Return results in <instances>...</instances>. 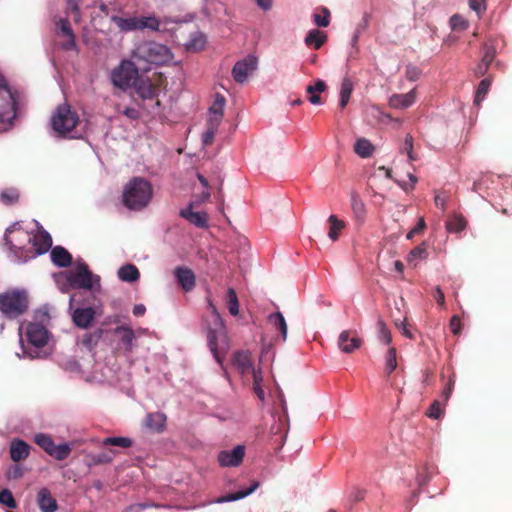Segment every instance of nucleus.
<instances>
[{
    "label": "nucleus",
    "instance_id": "1",
    "mask_svg": "<svg viewBox=\"0 0 512 512\" xmlns=\"http://www.w3.org/2000/svg\"><path fill=\"white\" fill-rule=\"evenodd\" d=\"M208 305L211 309V320L207 333L208 345L216 361L222 365L223 357L221 353H226L229 349L228 336L224 322L215 305L210 300Z\"/></svg>",
    "mask_w": 512,
    "mask_h": 512
},
{
    "label": "nucleus",
    "instance_id": "2",
    "mask_svg": "<svg viewBox=\"0 0 512 512\" xmlns=\"http://www.w3.org/2000/svg\"><path fill=\"white\" fill-rule=\"evenodd\" d=\"M152 186L141 177H134L125 186L123 203L131 210H140L148 205L152 198Z\"/></svg>",
    "mask_w": 512,
    "mask_h": 512
},
{
    "label": "nucleus",
    "instance_id": "3",
    "mask_svg": "<svg viewBox=\"0 0 512 512\" xmlns=\"http://www.w3.org/2000/svg\"><path fill=\"white\" fill-rule=\"evenodd\" d=\"M29 308V297L25 290L11 289L0 293V312L7 319H16Z\"/></svg>",
    "mask_w": 512,
    "mask_h": 512
},
{
    "label": "nucleus",
    "instance_id": "4",
    "mask_svg": "<svg viewBox=\"0 0 512 512\" xmlns=\"http://www.w3.org/2000/svg\"><path fill=\"white\" fill-rule=\"evenodd\" d=\"M20 93L13 90L2 73H0V122L11 124L17 117Z\"/></svg>",
    "mask_w": 512,
    "mask_h": 512
},
{
    "label": "nucleus",
    "instance_id": "5",
    "mask_svg": "<svg viewBox=\"0 0 512 512\" xmlns=\"http://www.w3.org/2000/svg\"><path fill=\"white\" fill-rule=\"evenodd\" d=\"M134 88L137 95L143 100V108L149 114H156L159 112L161 105L158 95L160 92V77L157 81L150 78L139 77L134 81Z\"/></svg>",
    "mask_w": 512,
    "mask_h": 512
},
{
    "label": "nucleus",
    "instance_id": "6",
    "mask_svg": "<svg viewBox=\"0 0 512 512\" xmlns=\"http://www.w3.org/2000/svg\"><path fill=\"white\" fill-rule=\"evenodd\" d=\"M134 57L154 65H165L173 58V53L166 45L157 42H144L137 46Z\"/></svg>",
    "mask_w": 512,
    "mask_h": 512
},
{
    "label": "nucleus",
    "instance_id": "7",
    "mask_svg": "<svg viewBox=\"0 0 512 512\" xmlns=\"http://www.w3.org/2000/svg\"><path fill=\"white\" fill-rule=\"evenodd\" d=\"M79 123V116L67 103L59 105L51 117L52 129L59 136H66L73 131Z\"/></svg>",
    "mask_w": 512,
    "mask_h": 512
},
{
    "label": "nucleus",
    "instance_id": "8",
    "mask_svg": "<svg viewBox=\"0 0 512 512\" xmlns=\"http://www.w3.org/2000/svg\"><path fill=\"white\" fill-rule=\"evenodd\" d=\"M66 280L68 286L72 289L93 290L100 288V277L93 275L84 262L78 263L74 270L67 272Z\"/></svg>",
    "mask_w": 512,
    "mask_h": 512
},
{
    "label": "nucleus",
    "instance_id": "9",
    "mask_svg": "<svg viewBox=\"0 0 512 512\" xmlns=\"http://www.w3.org/2000/svg\"><path fill=\"white\" fill-rule=\"evenodd\" d=\"M195 15L188 14L183 18L180 17H164L162 20L158 19L155 15L137 16L138 31L149 30L153 32H160L168 29L171 23L182 24L193 21Z\"/></svg>",
    "mask_w": 512,
    "mask_h": 512
},
{
    "label": "nucleus",
    "instance_id": "10",
    "mask_svg": "<svg viewBox=\"0 0 512 512\" xmlns=\"http://www.w3.org/2000/svg\"><path fill=\"white\" fill-rule=\"evenodd\" d=\"M34 442L49 456L58 461L67 459L72 451V446L69 443L56 444L52 437L45 433L35 434Z\"/></svg>",
    "mask_w": 512,
    "mask_h": 512
},
{
    "label": "nucleus",
    "instance_id": "11",
    "mask_svg": "<svg viewBox=\"0 0 512 512\" xmlns=\"http://www.w3.org/2000/svg\"><path fill=\"white\" fill-rule=\"evenodd\" d=\"M137 71L132 62L124 61L112 73V81L115 86L127 88L131 85Z\"/></svg>",
    "mask_w": 512,
    "mask_h": 512
},
{
    "label": "nucleus",
    "instance_id": "12",
    "mask_svg": "<svg viewBox=\"0 0 512 512\" xmlns=\"http://www.w3.org/2000/svg\"><path fill=\"white\" fill-rule=\"evenodd\" d=\"M256 67L257 59L255 57L249 56L238 61L232 69L233 79L240 84L246 82L248 76L256 70Z\"/></svg>",
    "mask_w": 512,
    "mask_h": 512
},
{
    "label": "nucleus",
    "instance_id": "13",
    "mask_svg": "<svg viewBox=\"0 0 512 512\" xmlns=\"http://www.w3.org/2000/svg\"><path fill=\"white\" fill-rule=\"evenodd\" d=\"M98 312L94 307H78L72 312V321L78 328L88 329L92 326Z\"/></svg>",
    "mask_w": 512,
    "mask_h": 512
},
{
    "label": "nucleus",
    "instance_id": "14",
    "mask_svg": "<svg viewBox=\"0 0 512 512\" xmlns=\"http://www.w3.org/2000/svg\"><path fill=\"white\" fill-rule=\"evenodd\" d=\"M245 456V447L243 445L236 446L233 450H223L218 454V462L222 467H237Z\"/></svg>",
    "mask_w": 512,
    "mask_h": 512
},
{
    "label": "nucleus",
    "instance_id": "15",
    "mask_svg": "<svg viewBox=\"0 0 512 512\" xmlns=\"http://www.w3.org/2000/svg\"><path fill=\"white\" fill-rule=\"evenodd\" d=\"M28 341L35 347L41 348L47 344L48 331L39 323H29L26 328Z\"/></svg>",
    "mask_w": 512,
    "mask_h": 512
},
{
    "label": "nucleus",
    "instance_id": "16",
    "mask_svg": "<svg viewBox=\"0 0 512 512\" xmlns=\"http://www.w3.org/2000/svg\"><path fill=\"white\" fill-rule=\"evenodd\" d=\"M482 52L483 55L481 57V60L474 68V74L476 77L484 76L496 57V49L493 45L487 43L484 44Z\"/></svg>",
    "mask_w": 512,
    "mask_h": 512
},
{
    "label": "nucleus",
    "instance_id": "17",
    "mask_svg": "<svg viewBox=\"0 0 512 512\" xmlns=\"http://www.w3.org/2000/svg\"><path fill=\"white\" fill-rule=\"evenodd\" d=\"M232 363L236 369L242 374H251L256 369L253 367L251 353L248 351H237L234 353Z\"/></svg>",
    "mask_w": 512,
    "mask_h": 512
},
{
    "label": "nucleus",
    "instance_id": "18",
    "mask_svg": "<svg viewBox=\"0 0 512 512\" xmlns=\"http://www.w3.org/2000/svg\"><path fill=\"white\" fill-rule=\"evenodd\" d=\"M362 340L357 336H351L348 330L342 331L338 338V346L344 353L350 354L360 348Z\"/></svg>",
    "mask_w": 512,
    "mask_h": 512
},
{
    "label": "nucleus",
    "instance_id": "19",
    "mask_svg": "<svg viewBox=\"0 0 512 512\" xmlns=\"http://www.w3.org/2000/svg\"><path fill=\"white\" fill-rule=\"evenodd\" d=\"M30 445L21 439H14L10 443V458L14 462H20L28 458L30 454Z\"/></svg>",
    "mask_w": 512,
    "mask_h": 512
},
{
    "label": "nucleus",
    "instance_id": "20",
    "mask_svg": "<svg viewBox=\"0 0 512 512\" xmlns=\"http://www.w3.org/2000/svg\"><path fill=\"white\" fill-rule=\"evenodd\" d=\"M175 276L179 285L186 292L191 291L196 285L195 274L189 268L177 267L175 269Z\"/></svg>",
    "mask_w": 512,
    "mask_h": 512
},
{
    "label": "nucleus",
    "instance_id": "21",
    "mask_svg": "<svg viewBox=\"0 0 512 512\" xmlns=\"http://www.w3.org/2000/svg\"><path fill=\"white\" fill-rule=\"evenodd\" d=\"M193 204L180 211V216L186 219L189 223L199 228H205L208 224V216L205 212H194L192 210Z\"/></svg>",
    "mask_w": 512,
    "mask_h": 512
},
{
    "label": "nucleus",
    "instance_id": "22",
    "mask_svg": "<svg viewBox=\"0 0 512 512\" xmlns=\"http://www.w3.org/2000/svg\"><path fill=\"white\" fill-rule=\"evenodd\" d=\"M37 503L42 512H55L58 508L56 499L47 488H41L38 491Z\"/></svg>",
    "mask_w": 512,
    "mask_h": 512
},
{
    "label": "nucleus",
    "instance_id": "23",
    "mask_svg": "<svg viewBox=\"0 0 512 512\" xmlns=\"http://www.w3.org/2000/svg\"><path fill=\"white\" fill-rule=\"evenodd\" d=\"M114 334L120 336V342L126 352L130 353L134 348L135 333L129 326H118L113 330Z\"/></svg>",
    "mask_w": 512,
    "mask_h": 512
},
{
    "label": "nucleus",
    "instance_id": "24",
    "mask_svg": "<svg viewBox=\"0 0 512 512\" xmlns=\"http://www.w3.org/2000/svg\"><path fill=\"white\" fill-rule=\"evenodd\" d=\"M416 100L415 90H411L405 94H394L389 99V105L395 109H405L414 104Z\"/></svg>",
    "mask_w": 512,
    "mask_h": 512
},
{
    "label": "nucleus",
    "instance_id": "25",
    "mask_svg": "<svg viewBox=\"0 0 512 512\" xmlns=\"http://www.w3.org/2000/svg\"><path fill=\"white\" fill-rule=\"evenodd\" d=\"M50 256L51 261L58 267H68L72 263V255L62 246L52 248Z\"/></svg>",
    "mask_w": 512,
    "mask_h": 512
},
{
    "label": "nucleus",
    "instance_id": "26",
    "mask_svg": "<svg viewBox=\"0 0 512 512\" xmlns=\"http://www.w3.org/2000/svg\"><path fill=\"white\" fill-rule=\"evenodd\" d=\"M226 100L223 95L216 94L215 100L212 104V106L209 108V118L207 121L215 122L217 124H220L224 115V106H225Z\"/></svg>",
    "mask_w": 512,
    "mask_h": 512
},
{
    "label": "nucleus",
    "instance_id": "27",
    "mask_svg": "<svg viewBox=\"0 0 512 512\" xmlns=\"http://www.w3.org/2000/svg\"><path fill=\"white\" fill-rule=\"evenodd\" d=\"M165 424L166 415L160 412L150 413L145 418V426L154 432H162Z\"/></svg>",
    "mask_w": 512,
    "mask_h": 512
},
{
    "label": "nucleus",
    "instance_id": "28",
    "mask_svg": "<svg viewBox=\"0 0 512 512\" xmlns=\"http://www.w3.org/2000/svg\"><path fill=\"white\" fill-rule=\"evenodd\" d=\"M60 32L67 37V41L62 44L64 50H72L76 47L75 35L67 19H60L58 22Z\"/></svg>",
    "mask_w": 512,
    "mask_h": 512
},
{
    "label": "nucleus",
    "instance_id": "29",
    "mask_svg": "<svg viewBox=\"0 0 512 512\" xmlns=\"http://www.w3.org/2000/svg\"><path fill=\"white\" fill-rule=\"evenodd\" d=\"M52 246V238L46 231H40L33 237V247L38 254L47 252Z\"/></svg>",
    "mask_w": 512,
    "mask_h": 512
},
{
    "label": "nucleus",
    "instance_id": "30",
    "mask_svg": "<svg viewBox=\"0 0 512 512\" xmlns=\"http://www.w3.org/2000/svg\"><path fill=\"white\" fill-rule=\"evenodd\" d=\"M110 19L121 32L138 31L137 16L123 18L117 15H112Z\"/></svg>",
    "mask_w": 512,
    "mask_h": 512
},
{
    "label": "nucleus",
    "instance_id": "31",
    "mask_svg": "<svg viewBox=\"0 0 512 512\" xmlns=\"http://www.w3.org/2000/svg\"><path fill=\"white\" fill-rule=\"evenodd\" d=\"M104 335L103 328H97L93 332L84 334L81 343L88 350L93 351Z\"/></svg>",
    "mask_w": 512,
    "mask_h": 512
},
{
    "label": "nucleus",
    "instance_id": "32",
    "mask_svg": "<svg viewBox=\"0 0 512 512\" xmlns=\"http://www.w3.org/2000/svg\"><path fill=\"white\" fill-rule=\"evenodd\" d=\"M206 42V36L200 31H195L185 43V47L188 51L198 52L204 49Z\"/></svg>",
    "mask_w": 512,
    "mask_h": 512
},
{
    "label": "nucleus",
    "instance_id": "33",
    "mask_svg": "<svg viewBox=\"0 0 512 512\" xmlns=\"http://www.w3.org/2000/svg\"><path fill=\"white\" fill-rule=\"evenodd\" d=\"M351 208L352 211L359 221H363L366 215V207L362 199L357 192H351L350 194Z\"/></svg>",
    "mask_w": 512,
    "mask_h": 512
},
{
    "label": "nucleus",
    "instance_id": "34",
    "mask_svg": "<svg viewBox=\"0 0 512 512\" xmlns=\"http://www.w3.org/2000/svg\"><path fill=\"white\" fill-rule=\"evenodd\" d=\"M326 40L327 35L324 32L313 29L307 34L305 44L314 47V49H320Z\"/></svg>",
    "mask_w": 512,
    "mask_h": 512
},
{
    "label": "nucleus",
    "instance_id": "35",
    "mask_svg": "<svg viewBox=\"0 0 512 512\" xmlns=\"http://www.w3.org/2000/svg\"><path fill=\"white\" fill-rule=\"evenodd\" d=\"M118 277L125 282H134L139 279L140 272L135 265L126 264L118 270Z\"/></svg>",
    "mask_w": 512,
    "mask_h": 512
},
{
    "label": "nucleus",
    "instance_id": "36",
    "mask_svg": "<svg viewBox=\"0 0 512 512\" xmlns=\"http://www.w3.org/2000/svg\"><path fill=\"white\" fill-rule=\"evenodd\" d=\"M269 323L280 332L283 341L287 338V323L280 312L272 313L268 316Z\"/></svg>",
    "mask_w": 512,
    "mask_h": 512
},
{
    "label": "nucleus",
    "instance_id": "37",
    "mask_svg": "<svg viewBox=\"0 0 512 512\" xmlns=\"http://www.w3.org/2000/svg\"><path fill=\"white\" fill-rule=\"evenodd\" d=\"M354 85L350 78L345 77L342 80L341 88H340V101L339 106L341 109H344L349 103L350 96L353 92Z\"/></svg>",
    "mask_w": 512,
    "mask_h": 512
},
{
    "label": "nucleus",
    "instance_id": "38",
    "mask_svg": "<svg viewBox=\"0 0 512 512\" xmlns=\"http://www.w3.org/2000/svg\"><path fill=\"white\" fill-rule=\"evenodd\" d=\"M329 232L328 236L331 240L336 241L339 238L341 231L345 228V223L339 220L336 215H330L328 218Z\"/></svg>",
    "mask_w": 512,
    "mask_h": 512
},
{
    "label": "nucleus",
    "instance_id": "39",
    "mask_svg": "<svg viewBox=\"0 0 512 512\" xmlns=\"http://www.w3.org/2000/svg\"><path fill=\"white\" fill-rule=\"evenodd\" d=\"M354 151L360 157L367 158L373 154L374 147L369 140L361 138L356 141Z\"/></svg>",
    "mask_w": 512,
    "mask_h": 512
},
{
    "label": "nucleus",
    "instance_id": "40",
    "mask_svg": "<svg viewBox=\"0 0 512 512\" xmlns=\"http://www.w3.org/2000/svg\"><path fill=\"white\" fill-rule=\"evenodd\" d=\"M259 486V483L258 482H253V484L246 490H243V491H238L236 493H229L223 497H221L220 499H218V502H231V501H236V500H239V499H242L248 495H250L251 493H253Z\"/></svg>",
    "mask_w": 512,
    "mask_h": 512
},
{
    "label": "nucleus",
    "instance_id": "41",
    "mask_svg": "<svg viewBox=\"0 0 512 512\" xmlns=\"http://www.w3.org/2000/svg\"><path fill=\"white\" fill-rule=\"evenodd\" d=\"M397 368V351L396 348L390 347L385 357V373L389 376Z\"/></svg>",
    "mask_w": 512,
    "mask_h": 512
},
{
    "label": "nucleus",
    "instance_id": "42",
    "mask_svg": "<svg viewBox=\"0 0 512 512\" xmlns=\"http://www.w3.org/2000/svg\"><path fill=\"white\" fill-rule=\"evenodd\" d=\"M466 224L467 222L463 216L454 215L447 221L446 227L448 231L458 233L465 229Z\"/></svg>",
    "mask_w": 512,
    "mask_h": 512
},
{
    "label": "nucleus",
    "instance_id": "43",
    "mask_svg": "<svg viewBox=\"0 0 512 512\" xmlns=\"http://www.w3.org/2000/svg\"><path fill=\"white\" fill-rule=\"evenodd\" d=\"M102 445L129 448L132 446V440L128 437H107L103 439Z\"/></svg>",
    "mask_w": 512,
    "mask_h": 512
},
{
    "label": "nucleus",
    "instance_id": "44",
    "mask_svg": "<svg viewBox=\"0 0 512 512\" xmlns=\"http://www.w3.org/2000/svg\"><path fill=\"white\" fill-rule=\"evenodd\" d=\"M226 298L229 313L233 316H237L239 313V301L237 294L233 288H229L227 290Z\"/></svg>",
    "mask_w": 512,
    "mask_h": 512
},
{
    "label": "nucleus",
    "instance_id": "45",
    "mask_svg": "<svg viewBox=\"0 0 512 512\" xmlns=\"http://www.w3.org/2000/svg\"><path fill=\"white\" fill-rule=\"evenodd\" d=\"M318 10L321 11L322 15L319 13L313 14V21L318 27H327L330 24V11L326 7H320Z\"/></svg>",
    "mask_w": 512,
    "mask_h": 512
},
{
    "label": "nucleus",
    "instance_id": "46",
    "mask_svg": "<svg viewBox=\"0 0 512 512\" xmlns=\"http://www.w3.org/2000/svg\"><path fill=\"white\" fill-rule=\"evenodd\" d=\"M220 124H217L215 122L207 121L206 124V131L203 134V144L206 146H209L213 143L215 134L218 130Z\"/></svg>",
    "mask_w": 512,
    "mask_h": 512
},
{
    "label": "nucleus",
    "instance_id": "47",
    "mask_svg": "<svg viewBox=\"0 0 512 512\" xmlns=\"http://www.w3.org/2000/svg\"><path fill=\"white\" fill-rule=\"evenodd\" d=\"M377 328L379 340L386 345L390 344L392 341L391 332L381 318L377 321Z\"/></svg>",
    "mask_w": 512,
    "mask_h": 512
},
{
    "label": "nucleus",
    "instance_id": "48",
    "mask_svg": "<svg viewBox=\"0 0 512 512\" xmlns=\"http://www.w3.org/2000/svg\"><path fill=\"white\" fill-rule=\"evenodd\" d=\"M490 86H491L490 78H485V79L481 80V82L478 85L476 94H475V99H474L475 103L479 104L481 101H483V99L485 98L486 94L489 91Z\"/></svg>",
    "mask_w": 512,
    "mask_h": 512
},
{
    "label": "nucleus",
    "instance_id": "49",
    "mask_svg": "<svg viewBox=\"0 0 512 512\" xmlns=\"http://www.w3.org/2000/svg\"><path fill=\"white\" fill-rule=\"evenodd\" d=\"M116 455V451L114 449H108L107 451H103L92 456V460L95 464H104L111 462Z\"/></svg>",
    "mask_w": 512,
    "mask_h": 512
},
{
    "label": "nucleus",
    "instance_id": "50",
    "mask_svg": "<svg viewBox=\"0 0 512 512\" xmlns=\"http://www.w3.org/2000/svg\"><path fill=\"white\" fill-rule=\"evenodd\" d=\"M251 374L253 376V390L260 400H264L265 392L261 386V382H262L261 372L256 370V371H253V373H251Z\"/></svg>",
    "mask_w": 512,
    "mask_h": 512
},
{
    "label": "nucleus",
    "instance_id": "51",
    "mask_svg": "<svg viewBox=\"0 0 512 512\" xmlns=\"http://www.w3.org/2000/svg\"><path fill=\"white\" fill-rule=\"evenodd\" d=\"M1 201L6 205H12L19 199V192L16 189H6L0 194Z\"/></svg>",
    "mask_w": 512,
    "mask_h": 512
},
{
    "label": "nucleus",
    "instance_id": "52",
    "mask_svg": "<svg viewBox=\"0 0 512 512\" xmlns=\"http://www.w3.org/2000/svg\"><path fill=\"white\" fill-rule=\"evenodd\" d=\"M444 410L438 400H435L428 408L426 415L431 419H439L443 416Z\"/></svg>",
    "mask_w": 512,
    "mask_h": 512
},
{
    "label": "nucleus",
    "instance_id": "53",
    "mask_svg": "<svg viewBox=\"0 0 512 512\" xmlns=\"http://www.w3.org/2000/svg\"><path fill=\"white\" fill-rule=\"evenodd\" d=\"M450 25L453 30H458V31L466 30L469 26L467 20L457 14L453 15L450 18Z\"/></svg>",
    "mask_w": 512,
    "mask_h": 512
},
{
    "label": "nucleus",
    "instance_id": "54",
    "mask_svg": "<svg viewBox=\"0 0 512 512\" xmlns=\"http://www.w3.org/2000/svg\"><path fill=\"white\" fill-rule=\"evenodd\" d=\"M0 503L12 509L17 507L13 494L8 489L0 491Z\"/></svg>",
    "mask_w": 512,
    "mask_h": 512
},
{
    "label": "nucleus",
    "instance_id": "55",
    "mask_svg": "<svg viewBox=\"0 0 512 512\" xmlns=\"http://www.w3.org/2000/svg\"><path fill=\"white\" fill-rule=\"evenodd\" d=\"M427 256V248L426 244L422 243L419 246H416L413 248L409 253V261H412L413 259H424Z\"/></svg>",
    "mask_w": 512,
    "mask_h": 512
},
{
    "label": "nucleus",
    "instance_id": "56",
    "mask_svg": "<svg viewBox=\"0 0 512 512\" xmlns=\"http://www.w3.org/2000/svg\"><path fill=\"white\" fill-rule=\"evenodd\" d=\"M401 151L407 153L410 161L416 160L413 155V137L410 134L406 135Z\"/></svg>",
    "mask_w": 512,
    "mask_h": 512
},
{
    "label": "nucleus",
    "instance_id": "57",
    "mask_svg": "<svg viewBox=\"0 0 512 512\" xmlns=\"http://www.w3.org/2000/svg\"><path fill=\"white\" fill-rule=\"evenodd\" d=\"M468 2L470 8L474 10L478 15H481L486 11L485 0H468Z\"/></svg>",
    "mask_w": 512,
    "mask_h": 512
},
{
    "label": "nucleus",
    "instance_id": "58",
    "mask_svg": "<svg viewBox=\"0 0 512 512\" xmlns=\"http://www.w3.org/2000/svg\"><path fill=\"white\" fill-rule=\"evenodd\" d=\"M151 507H159V505L154 504L152 502H145V503H135L128 507V512H141L147 508Z\"/></svg>",
    "mask_w": 512,
    "mask_h": 512
},
{
    "label": "nucleus",
    "instance_id": "59",
    "mask_svg": "<svg viewBox=\"0 0 512 512\" xmlns=\"http://www.w3.org/2000/svg\"><path fill=\"white\" fill-rule=\"evenodd\" d=\"M326 89V84L323 80L318 79L314 85H309L306 88V92L308 94L312 93H321L324 92Z\"/></svg>",
    "mask_w": 512,
    "mask_h": 512
},
{
    "label": "nucleus",
    "instance_id": "60",
    "mask_svg": "<svg viewBox=\"0 0 512 512\" xmlns=\"http://www.w3.org/2000/svg\"><path fill=\"white\" fill-rule=\"evenodd\" d=\"M450 329L454 335L461 331V320L457 315H454L450 320Z\"/></svg>",
    "mask_w": 512,
    "mask_h": 512
},
{
    "label": "nucleus",
    "instance_id": "61",
    "mask_svg": "<svg viewBox=\"0 0 512 512\" xmlns=\"http://www.w3.org/2000/svg\"><path fill=\"white\" fill-rule=\"evenodd\" d=\"M433 297L435 298V300L439 306H441V307L445 306V296L440 287H436L434 289Z\"/></svg>",
    "mask_w": 512,
    "mask_h": 512
},
{
    "label": "nucleus",
    "instance_id": "62",
    "mask_svg": "<svg viewBox=\"0 0 512 512\" xmlns=\"http://www.w3.org/2000/svg\"><path fill=\"white\" fill-rule=\"evenodd\" d=\"M434 202L437 207H439L443 211L446 210L447 196L444 193L437 194L434 198Z\"/></svg>",
    "mask_w": 512,
    "mask_h": 512
},
{
    "label": "nucleus",
    "instance_id": "63",
    "mask_svg": "<svg viewBox=\"0 0 512 512\" xmlns=\"http://www.w3.org/2000/svg\"><path fill=\"white\" fill-rule=\"evenodd\" d=\"M123 114L132 119V120H137L140 118V113L137 109L135 108H131V107H126L124 110H123Z\"/></svg>",
    "mask_w": 512,
    "mask_h": 512
},
{
    "label": "nucleus",
    "instance_id": "64",
    "mask_svg": "<svg viewBox=\"0 0 512 512\" xmlns=\"http://www.w3.org/2000/svg\"><path fill=\"white\" fill-rule=\"evenodd\" d=\"M453 387H454V379L452 377H450L448 380V383H447V387L443 391V397H444L445 402H447L448 399L450 398V396L452 394Z\"/></svg>",
    "mask_w": 512,
    "mask_h": 512
}]
</instances>
